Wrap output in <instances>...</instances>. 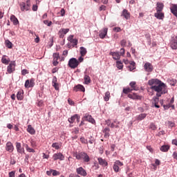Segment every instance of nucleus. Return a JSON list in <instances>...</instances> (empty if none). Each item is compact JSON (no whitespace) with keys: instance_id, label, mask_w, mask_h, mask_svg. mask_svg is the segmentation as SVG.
I'll use <instances>...</instances> for the list:
<instances>
[{"instance_id":"obj_1","label":"nucleus","mask_w":177,"mask_h":177,"mask_svg":"<svg viewBox=\"0 0 177 177\" xmlns=\"http://www.w3.org/2000/svg\"><path fill=\"white\" fill-rule=\"evenodd\" d=\"M148 85L151 86V89L156 92L157 97H160L162 95L168 93L167 85L158 79H151L148 81Z\"/></svg>"},{"instance_id":"obj_2","label":"nucleus","mask_w":177,"mask_h":177,"mask_svg":"<svg viewBox=\"0 0 177 177\" xmlns=\"http://www.w3.org/2000/svg\"><path fill=\"white\" fill-rule=\"evenodd\" d=\"M74 157H75L76 160H82L84 162H89L91 161L89 155L84 151L75 153Z\"/></svg>"},{"instance_id":"obj_3","label":"nucleus","mask_w":177,"mask_h":177,"mask_svg":"<svg viewBox=\"0 0 177 177\" xmlns=\"http://www.w3.org/2000/svg\"><path fill=\"white\" fill-rule=\"evenodd\" d=\"M124 165V163L120 160H116L114 162L113 169L114 172L116 174L120 172L121 171V169H120V167H122Z\"/></svg>"},{"instance_id":"obj_4","label":"nucleus","mask_w":177,"mask_h":177,"mask_svg":"<svg viewBox=\"0 0 177 177\" xmlns=\"http://www.w3.org/2000/svg\"><path fill=\"white\" fill-rule=\"evenodd\" d=\"M80 62H78L77 59L71 58L68 61V66H69L71 68H77Z\"/></svg>"},{"instance_id":"obj_5","label":"nucleus","mask_w":177,"mask_h":177,"mask_svg":"<svg viewBox=\"0 0 177 177\" xmlns=\"http://www.w3.org/2000/svg\"><path fill=\"white\" fill-rule=\"evenodd\" d=\"M53 160L54 161H57V160H59V161H63V160H64V155H63L60 152L54 153L53 155Z\"/></svg>"},{"instance_id":"obj_6","label":"nucleus","mask_w":177,"mask_h":177,"mask_svg":"<svg viewBox=\"0 0 177 177\" xmlns=\"http://www.w3.org/2000/svg\"><path fill=\"white\" fill-rule=\"evenodd\" d=\"M77 175H80V176H86L88 175V173H86V170L85 169L82 168V167H78L76 169Z\"/></svg>"},{"instance_id":"obj_7","label":"nucleus","mask_w":177,"mask_h":177,"mask_svg":"<svg viewBox=\"0 0 177 177\" xmlns=\"http://www.w3.org/2000/svg\"><path fill=\"white\" fill-rule=\"evenodd\" d=\"M16 67V64L15 62H11L7 67V73L8 74H12L15 71V68Z\"/></svg>"},{"instance_id":"obj_8","label":"nucleus","mask_w":177,"mask_h":177,"mask_svg":"<svg viewBox=\"0 0 177 177\" xmlns=\"http://www.w3.org/2000/svg\"><path fill=\"white\" fill-rule=\"evenodd\" d=\"M154 17L158 20H164L165 15L162 11H156V12L154 13Z\"/></svg>"},{"instance_id":"obj_9","label":"nucleus","mask_w":177,"mask_h":177,"mask_svg":"<svg viewBox=\"0 0 177 177\" xmlns=\"http://www.w3.org/2000/svg\"><path fill=\"white\" fill-rule=\"evenodd\" d=\"M144 68L147 73H151L153 71V65L149 62H146L144 64Z\"/></svg>"},{"instance_id":"obj_10","label":"nucleus","mask_w":177,"mask_h":177,"mask_svg":"<svg viewBox=\"0 0 177 177\" xmlns=\"http://www.w3.org/2000/svg\"><path fill=\"white\" fill-rule=\"evenodd\" d=\"M34 85H35L34 79H31L30 80H27L25 82V88H33Z\"/></svg>"},{"instance_id":"obj_11","label":"nucleus","mask_w":177,"mask_h":177,"mask_svg":"<svg viewBox=\"0 0 177 177\" xmlns=\"http://www.w3.org/2000/svg\"><path fill=\"white\" fill-rule=\"evenodd\" d=\"M110 56H112L113 60H120L121 58V55L119 52H110Z\"/></svg>"},{"instance_id":"obj_12","label":"nucleus","mask_w":177,"mask_h":177,"mask_svg":"<svg viewBox=\"0 0 177 177\" xmlns=\"http://www.w3.org/2000/svg\"><path fill=\"white\" fill-rule=\"evenodd\" d=\"M83 118H84V120H85V121H88V122H91V124H95V122H96V121H95V119H93V118H92V115H88V114H86Z\"/></svg>"},{"instance_id":"obj_13","label":"nucleus","mask_w":177,"mask_h":177,"mask_svg":"<svg viewBox=\"0 0 177 177\" xmlns=\"http://www.w3.org/2000/svg\"><path fill=\"white\" fill-rule=\"evenodd\" d=\"M108 28H104L102 30L100 31L99 37L101 38V39H104L106 37V35H107V31Z\"/></svg>"},{"instance_id":"obj_14","label":"nucleus","mask_w":177,"mask_h":177,"mask_svg":"<svg viewBox=\"0 0 177 177\" xmlns=\"http://www.w3.org/2000/svg\"><path fill=\"white\" fill-rule=\"evenodd\" d=\"M75 120H77V122H80V116H78L77 114L68 118V122H70V124H73Z\"/></svg>"},{"instance_id":"obj_15","label":"nucleus","mask_w":177,"mask_h":177,"mask_svg":"<svg viewBox=\"0 0 177 177\" xmlns=\"http://www.w3.org/2000/svg\"><path fill=\"white\" fill-rule=\"evenodd\" d=\"M14 147H13V144H12V142H8L6 143V150L7 151H9L10 153H12V151H13L14 150Z\"/></svg>"},{"instance_id":"obj_16","label":"nucleus","mask_w":177,"mask_h":177,"mask_svg":"<svg viewBox=\"0 0 177 177\" xmlns=\"http://www.w3.org/2000/svg\"><path fill=\"white\" fill-rule=\"evenodd\" d=\"M170 46L171 49H177V37L171 39L170 42Z\"/></svg>"},{"instance_id":"obj_17","label":"nucleus","mask_w":177,"mask_h":177,"mask_svg":"<svg viewBox=\"0 0 177 177\" xmlns=\"http://www.w3.org/2000/svg\"><path fill=\"white\" fill-rule=\"evenodd\" d=\"M73 91H75V92H78V91H80V92H85V87L82 84H77L73 88Z\"/></svg>"},{"instance_id":"obj_18","label":"nucleus","mask_w":177,"mask_h":177,"mask_svg":"<svg viewBox=\"0 0 177 177\" xmlns=\"http://www.w3.org/2000/svg\"><path fill=\"white\" fill-rule=\"evenodd\" d=\"M102 132L103 133H104V138H105V139H109V138L110 137V128L105 127L103 129Z\"/></svg>"},{"instance_id":"obj_19","label":"nucleus","mask_w":177,"mask_h":177,"mask_svg":"<svg viewBox=\"0 0 177 177\" xmlns=\"http://www.w3.org/2000/svg\"><path fill=\"white\" fill-rule=\"evenodd\" d=\"M164 9V3L162 2H158L156 3V12H162V10Z\"/></svg>"},{"instance_id":"obj_20","label":"nucleus","mask_w":177,"mask_h":177,"mask_svg":"<svg viewBox=\"0 0 177 177\" xmlns=\"http://www.w3.org/2000/svg\"><path fill=\"white\" fill-rule=\"evenodd\" d=\"M121 16H123V17H124V19H126V20H128V19H129V17H131V13H129L128 12V10L124 9L122 11Z\"/></svg>"},{"instance_id":"obj_21","label":"nucleus","mask_w":177,"mask_h":177,"mask_svg":"<svg viewBox=\"0 0 177 177\" xmlns=\"http://www.w3.org/2000/svg\"><path fill=\"white\" fill-rule=\"evenodd\" d=\"M97 160L100 165H102V167H107V165H109V163H107V161H106V160L102 158H98Z\"/></svg>"},{"instance_id":"obj_22","label":"nucleus","mask_w":177,"mask_h":177,"mask_svg":"<svg viewBox=\"0 0 177 177\" xmlns=\"http://www.w3.org/2000/svg\"><path fill=\"white\" fill-rule=\"evenodd\" d=\"M57 78H56V77H54L53 79V86H54L56 91H59V84H57Z\"/></svg>"},{"instance_id":"obj_23","label":"nucleus","mask_w":177,"mask_h":177,"mask_svg":"<svg viewBox=\"0 0 177 177\" xmlns=\"http://www.w3.org/2000/svg\"><path fill=\"white\" fill-rule=\"evenodd\" d=\"M52 147L53 149H55V150H59V149H62V143L61 142H53L52 144Z\"/></svg>"},{"instance_id":"obj_24","label":"nucleus","mask_w":177,"mask_h":177,"mask_svg":"<svg viewBox=\"0 0 177 177\" xmlns=\"http://www.w3.org/2000/svg\"><path fill=\"white\" fill-rule=\"evenodd\" d=\"M84 84H85V85H89V84H91V77H89V75H84Z\"/></svg>"},{"instance_id":"obj_25","label":"nucleus","mask_w":177,"mask_h":177,"mask_svg":"<svg viewBox=\"0 0 177 177\" xmlns=\"http://www.w3.org/2000/svg\"><path fill=\"white\" fill-rule=\"evenodd\" d=\"M128 68L129 70V71H133V70H135V68H136V63H135V62L131 61L130 62V66H128Z\"/></svg>"},{"instance_id":"obj_26","label":"nucleus","mask_w":177,"mask_h":177,"mask_svg":"<svg viewBox=\"0 0 177 177\" xmlns=\"http://www.w3.org/2000/svg\"><path fill=\"white\" fill-rule=\"evenodd\" d=\"M27 132L30 133V135H35V129L31 125L28 126Z\"/></svg>"},{"instance_id":"obj_27","label":"nucleus","mask_w":177,"mask_h":177,"mask_svg":"<svg viewBox=\"0 0 177 177\" xmlns=\"http://www.w3.org/2000/svg\"><path fill=\"white\" fill-rule=\"evenodd\" d=\"M129 85L132 88V91H139V87L136 86V82H131Z\"/></svg>"},{"instance_id":"obj_28","label":"nucleus","mask_w":177,"mask_h":177,"mask_svg":"<svg viewBox=\"0 0 177 177\" xmlns=\"http://www.w3.org/2000/svg\"><path fill=\"white\" fill-rule=\"evenodd\" d=\"M80 55L82 57H84L86 55V53H88V51L86 50V49L85 48V47L82 46L80 48Z\"/></svg>"},{"instance_id":"obj_29","label":"nucleus","mask_w":177,"mask_h":177,"mask_svg":"<svg viewBox=\"0 0 177 177\" xmlns=\"http://www.w3.org/2000/svg\"><path fill=\"white\" fill-rule=\"evenodd\" d=\"M16 149L18 153H23V149H21V143L16 142Z\"/></svg>"},{"instance_id":"obj_30","label":"nucleus","mask_w":177,"mask_h":177,"mask_svg":"<svg viewBox=\"0 0 177 177\" xmlns=\"http://www.w3.org/2000/svg\"><path fill=\"white\" fill-rule=\"evenodd\" d=\"M10 21L15 24V26L17 25L19 23V20H17V18L15 15L10 16Z\"/></svg>"},{"instance_id":"obj_31","label":"nucleus","mask_w":177,"mask_h":177,"mask_svg":"<svg viewBox=\"0 0 177 177\" xmlns=\"http://www.w3.org/2000/svg\"><path fill=\"white\" fill-rule=\"evenodd\" d=\"M170 107H171L173 110H175V105L174 104H163L164 110H168V109H170Z\"/></svg>"},{"instance_id":"obj_32","label":"nucleus","mask_w":177,"mask_h":177,"mask_svg":"<svg viewBox=\"0 0 177 177\" xmlns=\"http://www.w3.org/2000/svg\"><path fill=\"white\" fill-rule=\"evenodd\" d=\"M160 151H163L164 153H166L169 150V145H162L160 148Z\"/></svg>"},{"instance_id":"obj_33","label":"nucleus","mask_w":177,"mask_h":177,"mask_svg":"<svg viewBox=\"0 0 177 177\" xmlns=\"http://www.w3.org/2000/svg\"><path fill=\"white\" fill-rule=\"evenodd\" d=\"M30 6H31V3H30V0H27L26 5L23 6L24 10H30Z\"/></svg>"},{"instance_id":"obj_34","label":"nucleus","mask_w":177,"mask_h":177,"mask_svg":"<svg viewBox=\"0 0 177 177\" xmlns=\"http://www.w3.org/2000/svg\"><path fill=\"white\" fill-rule=\"evenodd\" d=\"M110 92L109 91H106L104 93V102H109V100H110Z\"/></svg>"},{"instance_id":"obj_35","label":"nucleus","mask_w":177,"mask_h":177,"mask_svg":"<svg viewBox=\"0 0 177 177\" xmlns=\"http://www.w3.org/2000/svg\"><path fill=\"white\" fill-rule=\"evenodd\" d=\"M5 44H6V48H8V49H12V48L13 46V44H12L10 41L7 39L5 41Z\"/></svg>"},{"instance_id":"obj_36","label":"nucleus","mask_w":177,"mask_h":177,"mask_svg":"<svg viewBox=\"0 0 177 177\" xmlns=\"http://www.w3.org/2000/svg\"><path fill=\"white\" fill-rule=\"evenodd\" d=\"M116 67L118 70H122V68H124V65L121 61H118L116 62Z\"/></svg>"},{"instance_id":"obj_37","label":"nucleus","mask_w":177,"mask_h":177,"mask_svg":"<svg viewBox=\"0 0 177 177\" xmlns=\"http://www.w3.org/2000/svg\"><path fill=\"white\" fill-rule=\"evenodd\" d=\"M147 116L146 113H141L137 117L138 121H142V120H145V118Z\"/></svg>"},{"instance_id":"obj_38","label":"nucleus","mask_w":177,"mask_h":177,"mask_svg":"<svg viewBox=\"0 0 177 177\" xmlns=\"http://www.w3.org/2000/svg\"><path fill=\"white\" fill-rule=\"evenodd\" d=\"M159 101H160V100L158 99V97H156L153 100V104H154V106L156 107V109H160V105H158V102Z\"/></svg>"},{"instance_id":"obj_39","label":"nucleus","mask_w":177,"mask_h":177,"mask_svg":"<svg viewBox=\"0 0 177 177\" xmlns=\"http://www.w3.org/2000/svg\"><path fill=\"white\" fill-rule=\"evenodd\" d=\"M159 101H160V100L158 99V97H156L153 100V104H154V106L156 107V109H160V105H158V102Z\"/></svg>"},{"instance_id":"obj_40","label":"nucleus","mask_w":177,"mask_h":177,"mask_svg":"<svg viewBox=\"0 0 177 177\" xmlns=\"http://www.w3.org/2000/svg\"><path fill=\"white\" fill-rule=\"evenodd\" d=\"M17 99L18 100H23V91H19L17 94Z\"/></svg>"},{"instance_id":"obj_41","label":"nucleus","mask_w":177,"mask_h":177,"mask_svg":"<svg viewBox=\"0 0 177 177\" xmlns=\"http://www.w3.org/2000/svg\"><path fill=\"white\" fill-rule=\"evenodd\" d=\"M142 99V96L138 95L136 93H133V100H140Z\"/></svg>"},{"instance_id":"obj_42","label":"nucleus","mask_w":177,"mask_h":177,"mask_svg":"<svg viewBox=\"0 0 177 177\" xmlns=\"http://www.w3.org/2000/svg\"><path fill=\"white\" fill-rule=\"evenodd\" d=\"M53 57L54 60H59L60 59V55L59 53H55L53 54Z\"/></svg>"},{"instance_id":"obj_43","label":"nucleus","mask_w":177,"mask_h":177,"mask_svg":"<svg viewBox=\"0 0 177 177\" xmlns=\"http://www.w3.org/2000/svg\"><path fill=\"white\" fill-rule=\"evenodd\" d=\"M59 30H60V32H62L64 35H66V34H67V32H68V31H70V29H68V28H61Z\"/></svg>"},{"instance_id":"obj_44","label":"nucleus","mask_w":177,"mask_h":177,"mask_svg":"<svg viewBox=\"0 0 177 177\" xmlns=\"http://www.w3.org/2000/svg\"><path fill=\"white\" fill-rule=\"evenodd\" d=\"M72 133H74L75 135H78V133H80V129L78 127L73 129Z\"/></svg>"},{"instance_id":"obj_45","label":"nucleus","mask_w":177,"mask_h":177,"mask_svg":"<svg viewBox=\"0 0 177 177\" xmlns=\"http://www.w3.org/2000/svg\"><path fill=\"white\" fill-rule=\"evenodd\" d=\"M149 128L150 129H152V131H156L157 129V127L156 126V124L153 122H151L149 125Z\"/></svg>"},{"instance_id":"obj_46","label":"nucleus","mask_w":177,"mask_h":177,"mask_svg":"<svg viewBox=\"0 0 177 177\" xmlns=\"http://www.w3.org/2000/svg\"><path fill=\"white\" fill-rule=\"evenodd\" d=\"M1 62L3 64H9V60H8V59H6V57H3L2 59H1Z\"/></svg>"},{"instance_id":"obj_47","label":"nucleus","mask_w":177,"mask_h":177,"mask_svg":"<svg viewBox=\"0 0 177 177\" xmlns=\"http://www.w3.org/2000/svg\"><path fill=\"white\" fill-rule=\"evenodd\" d=\"M52 172H53V176H57L60 175V172H59L57 170L52 169Z\"/></svg>"},{"instance_id":"obj_48","label":"nucleus","mask_w":177,"mask_h":177,"mask_svg":"<svg viewBox=\"0 0 177 177\" xmlns=\"http://www.w3.org/2000/svg\"><path fill=\"white\" fill-rule=\"evenodd\" d=\"M44 24H46V26H48V27H50V26H52V21H48V20H44Z\"/></svg>"},{"instance_id":"obj_49","label":"nucleus","mask_w":177,"mask_h":177,"mask_svg":"<svg viewBox=\"0 0 177 177\" xmlns=\"http://www.w3.org/2000/svg\"><path fill=\"white\" fill-rule=\"evenodd\" d=\"M80 142L84 145H88V140L84 137L80 138Z\"/></svg>"},{"instance_id":"obj_50","label":"nucleus","mask_w":177,"mask_h":177,"mask_svg":"<svg viewBox=\"0 0 177 177\" xmlns=\"http://www.w3.org/2000/svg\"><path fill=\"white\" fill-rule=\"evenodd\" d=\"M129 92H132V89H131L130 88L123 89V93L127 94V93H129Z\"/></svg>"},{"instance_id":"obj_51","label":"nucleus","mask_w":177,"mask_h":177,"mask_svg":"<svg viewBox=\"0 0 177 177\" xmlns=\"http://www.w3.org/2000/svg\"><path fill=\"white\" fill-rule=\"evenodd\" d=\"M71 42L73 44V46H77V45H78V40L77 39H74Z\"/></svg>"},{"instance_id":"obj_52","label":"nucleus","mask_w":177,"mask_h":177,"mask_svg":"<svg viewBox=\"0 0 177 177\" xmlns=\"http://www.w3.org/2000/svg\"><path fill=\"white\" fill-rule=\"evenodd\" d=\"M168 125L170 128H174L175 127V124L173 122L169 121Z\"/></svg>"},{"instance_id":"obj_53","label":"nucleus","mask_w":177,"mask_h":177,"mask_svg":"<svg viewBox=\"0 0 177 177\" xmlns=\"http://www.w3.org/2000/svg\"><path fill=\"white\" fill-rule=\"evenodd\" d=\"M120 45L121 46H126L127 45V40L123 39L120 41Z\"/></svg>"},{"instance_id":"obj_54","label":"nucleus","mask_w":177,"mask_h":177,"mask_svg":"<svg viewBox=\"0 0 177 177\" xmlns=\"http://www.w3.org/2000/svg\"><path fill=\"white\" fill-rule=\"evenodd\" d=\"M111 128H120V125L118 124H115L114 122H112L111 124Z\"/></svg>"},{"instance_id":"obj_55","label":"nucleus","mask_w":177,"mask_h":177,"mask_svg":"<svg viewBox=\"0 0 177 177\" xmlns=\"http://www.w3.org/2000/svg\"><path fill=\"white\" fill-rule=\"evenodd\" d=\"M26 150L27 151H28L29 153H34V149H31V148H28V146L26 145Z\"/></svg>"},{"instance_id":"obj_56","label":"nucleus","mask_w":177,"mask_h":177,"mask_svg":"<svg viewBox=\"0 0 177 177\" xmlns=\"http://www.w3.org/2000/svg\"><path fill=\"white\" fill-rule=\"evenodd\" d=\"M100 12H102V10H106V6L102 5L99 8Z\"/></svg>"},{"instance_id":"obj_57","label":"nucleus","mask_w":177,"mask_h":177,"mask_svg":"<svg viewBox=\"0 0 177 177\" xmlns=\"http://www.w3.org/2000/svg\"><path fill=\"white\" fill-rule=\"evenodd\" d=\"M37 106L39 107H42V106H44V101H42V100L39 101L37 103Z\"/></svg>"},{"instance_id":"obj_58","label":"nucleus","mask_w":177,"mask_h":177,"mask_svg":"<svg viewBox=\"0 0 177 177\" xmlns=\"http://www.w3.org/2000/svg\"><path fill=\"white\" fill-rule=\"evenodd\" d=\"M122 55L123 56V55H125V49L124 48H121L119 55Z\"/></svg>"},{"instance_id":"obj_59","label":"nucleus","mask_w":177,"mask_h":177,"mask_svg":"<svg viewBox=\"0 0 177 177\" xmlns=\"http://www.w3.org/2000/svg\"><path fill=\"white\" fill-rule=\"evenodd\" d=\"M61 13V16L63 17V16H64V15H66V10H64V8H62L60 11Z\"/></svg>"},{"instance_id":"obj_60","label":"nucleus","mask_w":177,"mask_h":177,"mask_svg":"<svg viewBox=\"0 0 177 177\" xmlns=\"http://www.w3.org/2000/svg\"><path fill=\"white\" fill-rule=\"evenodd\" d=\"M147 150H149L150 151V153H153V151H154V150L153 149V148L151 146H147Z\"/></svg>"},{"instance_id":"obj_61","label":"nucleus","mask_w":177,"mask_h":177,"mask_svg":"<svg viewBox=\"0 0 177 177\" xmlns=\"http://www.w3.org/2000/svg\"><path fill=\"white\" fill-rule=\"evenodd\" d=\"M9 177H15V171H14L9 173Z\"/></svg>"},{"instance_id":"obj_62","label":"nucleus","mask_w":177,"mask_h":177,"mask_svg":"<svg viewBox=\"0 0 177 177\" xmlns=\"http://www.w3.org/2000/svg\"><path fill=\"white\" fill-rule=\"evenodd\" d=\"M71 177H81V176L75 174H71Z\"/></svg>"},{"instance_id":"obj_63","label":"nucleus","mask_w":177,"mask_h":177,"mask_svg":"<svg viewBox=\"0 0 177 177\" xmlns=\"http://www.w3.org/2000/svg\"><path fill=\"white\" fill-rule=\"evenodd\" d=\"M173 157H174V158H175V160H177V152L173 153Z\"/></svg>"},{"instance_id":"obj_64","label":"nucleus","mask_w":177,"mask_h":177,"mask_svg":"<svg viewBox=\"0 0 177 177\" xmlns=\"http://www.w3.org/2000/svg\"><path fill=\"white\" fill-rule=\"evenodd\" d=\"M172 144L177 146V138L172 140Z\"/></svg>"}]
</instances>
